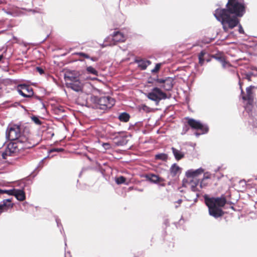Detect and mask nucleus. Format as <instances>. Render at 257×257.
<instances>
[{
	"mask_svg": "<svg viewBox=\"0 0 257 257\" xmlns=\"http://www.w3.org/2000/svg\"><path fill=\"white\" fill-rule=\"evenodd\" d=\"M214 15L216 19L221 22L225 32H228L239 24V21L237 18L238 16L231 13L228 10V8L217 9L215 11Z\"/></svg>",
	"mask_w": 257,
	"mask_h": 257,
	"instance_id": "1",
	"label": "nucleus"
},
{
	"mask_svg": "<svg viewBox=\"0 0 257 257\" xmlns=\"http://www.w3.org/2000/svg\"><path fill=\"white\" fill-rule=\"evenodd\" d=\"M205 200L210 215L217 218L223 215V211L219 207H222L225 204L226 199L224 197L205 198Z\"/></svg>",
	"mask_w": 257,
	"mask_h": 257,
	"instance_id": "2",
	"label": "nucleus"
},
{
	"mask_svg": "<svg viewBox=\"0 0 257 257\" xmlns=\"http://www.w3.org/2000/svg\"><path fill=\"white\" fill-rule=\"evenodd\" d=\"M226 7L231 13L238 16L242 17L245 12L243 0H228Z\"/></svg>",
	"mask_w": 257,
	"mask_h": 257,
	"instance_id": "3",
	"label": "nucleus"
},
{
	"mask_svg": "<svg viewBox=\"0 0 257 257\" xmlns=\"http://www.w3.org/2000/svg\"><path fill=\"white\" fill-rule=\"evenodd\" d=\"M33 145L31 144L25 138H20L15 142L8 145L9 149H13V152H20L22 150L32 148Z\"/></svg>",
	"mask_w": 257,
	"mask_h": 257,
	"instance_id": "4",
	"label": "nucleus"
},
{
	"mask_svg": "<svg viewBox=\"0 0 257 257\" xmlns=\"http://www.w3.org/2000/svg\"><path fill=\"white\" fill-rule=\"evenodd\" d=\"M92 99L97 105V106L101 109L111 108L115 103L114 100L109 96H104L100 98L94 96Z\"/></svg>",
	"mask_w": 257,
	"mask_h": 257,
	"instance_id": "5",
	"label": "nucleus"
},
{
	"mask_svg": "<svg viewBox=\"0 0 257 257\" xmlns=\"http://www.w3.org/2000/svg\"><path fill=\"white\" fill-rule=\"evenodd\" d=\"M254 87V86H252L247 87L246 89V95L242 96V99L244 100L247 101V104L246 105L245 109L248 112V113H249V111H251L252 110L255 109V105L254 104V95L252 91Z\"/></svg>",
	"mask_w": 257,
	"mask_h": 257,
	"instance_id": "6",
	"label": "nucleus"
},
{
	"mask_svg": "<svg viewBox=\"0 0 257 257\" xmlns=\"http://www.w3.org/2000/svg\"><path fill=\"white\" fill-rule=\"evenodd\" d=\"M146 96L149 99L155 101L157 104L160 100L167 98L166 94L158 87L152 89L150 92L146 94Z\"/></svg>",
	"mask_w": 257,
	"mask_h": 257,
	"instance_id": "7",
	"label": "nucleus"
},
{
	"mask_svg": "<svg viewBox=\"0 0 257 257\" xmlns=\"http://www.w3.org/2000/svg\"><path fill=\"white\" fill-rule=\"evenodd\" d=\"M65 79L68 87L75 91H79L81 90L82 84L77 77L65 75Z\"/></svg>",
	"mask_w": 257,
	"mask_h": 257,
	"instance_id": "8",
	"label": "nucleus"
},
{
	"mask_svg": "<svg viewBox=\"0 0 257 257\" xmlns=\"http://www.w3.org/2000/svg\"><path fill=\"white\" fill-rule=\"evenodd\" d=\"M20 128L16 125H10L8 127L6 132L7 138L12 141H16L20 137Z\"/></svg>",
	"mask_w": 257,
	"mask_h": 257,
	"instance_id": "9",
	"label": "nucleus"
},
{
	"mask_svg": "<svg viewBox=\"0 0 257 257\" xmlns=\"http://www.w3.org/2000/svg\"><path fill=\"white\" fill-rule=\"evenodd\" d=\"M188 123L192 128L200 130L201 131V134H205L208 131L207 126L203 125L199 121L190 118L189 119Z\"/></svg>",
	"mask_w": 257,
	"mask_h": 257,
	"instance_id": "10",
	"label": "nucleus"
},
{
	"mask_svg": "<svg viewBox=\"0 0 257 257\" xmlns=\"http://www.w3.org/2000/svg\"><path fill=\"white\" fill-rule=\"evenodd\" d=\"M19 93L24 97H30L33 95V89L28 85L20 84L17 87Z\"/></svg>",
	"mask_w": 257,
	"mask_h": 257,
	"instance_id": "11",
	"label": "nucleus"
},
{
	"mask_svg": "<svg viewBox=\"0 0 257 257\" xmlns=\"http://www.w3.org/2000/svg\"><path fill=\"white\" fill-rule=\"evenodd\" d=\"M189 186L193 191H199L203 186L202 182L199 184V181L197 179H192L189 182Z\"/></svg>",
	"mask_w": 257,
	"mask_h": 257,
	"instance_id": "12",
	"label": "nucleus"
},
{
	"mask_svg": "<svg viewBox=\"0 0 257 257\" xmlns=\"http://www.w3.org/2000/svg\"><path fill=\"white\" fill-rule=\"evenodd\" d=\"M203 172L204 169L202 168H200L196 170L190 169L186 172V176L188 178H193V179H195V177L198 176Z\"/></svg>",
	"mask_w": 257,
	"mask_h": 257,
	"instance_id": "13",
	"label": "nucleus"
},
{
	"mask_svg": "<svg viewBox=\"0 0 257 257\" xmlns=\"http://www.w3.org/2000/svg\"><path fill=\"white\" fill-rule=\"evenodd\" d=\"M146 178L152 183L159 184L164 181V179L159 177L158 176L150 174L146 176Z\"/></svg>",
	"mask_w": 257,
	"mask_h": 257,
	"instance_id": "14",
	"label": "nucleus"
},
{
	"mask_svg": "<svg viewBox=\"0 0 257 257\" xmlns=\"http://www.w3.org/2000/svg\"><path fill=\"white\" fill-rule=\"evenodd\" d=\"M13 207L10 199L4 200L3 203L0 204V213L3 211Z\"/></svg>",
	"mask_w": 257,
	"mask_h": 257,
	"instance_id": "15",
	"label": "nucleus"
},
{
	"mask_svg": "<svg viewBox=\"0 0 257 257\" xmlns=\"http://www.w3.org/2000/svg\"><path fill=\"white\" fill-rule=\"evenodd\" d=\"M174 80L172 78L168 77L164 80V83L162 85L164 89L170 90L173 87Z\"/></svg>",
	"mask_w": 257,
	"mask_h": 257,
	"instance_id": "16",
	"label": "nucleus"
},
{
	"mask_svg": "<svg viewBox=\"0 0 257 257\" xmlns=\"http://www.w3.org/2000/svg\"><path fill=\"white\" fill-rule=\"evenodd\" d=\"M112 37L114 43L123 42L125 40L124 35L119 32H114Z\"/></svg>",
	"mask_w": 257,
	"mask_h": 257,
	"instance_id": "17",
	"label": "nucleus"
},
{
	"mask_svg": "<svg viewBox=\"0 0 257 257\" xmlns=\"http://www.w3.org/2000/svg\"><path fill=\"white\" fill-rule=\"evenodd\" d=\"M13 195H14L16 197V198L20 201H23L25 199V193L22 190L14 189V192Z\"/></svg>",
	"mask_w": 257,
	"mask_h": 257,
	"instance_id": "18",
	"label": "nucleus"
},
{
	"mask_svg": "<svg viewBox=\"0 0 257 257\" xmlns=\"http://www.w3.org/2000/svg\"><path fill=\"white\" fill-rule=\"evenodd\" d=\"M136 62L138 63V67L142 70H145L151 64L150 61L143 59L136 60Z\"/></svg>",
	"mask_w": 257,
	"mask_h": 257,
	"instance_id": "19",
	"label": "nucleus"
},
{
	"mask_svg": "<svg viewBox=\"0 0 257 257\" xmlns=\"http://www.w3.org/2000/svg\"><path fill=\"white\" fill-rule=\"evenodd\" d=\"M172 150L175 159L177 160H180L184 156V154L181 151L177 150L174 148H172Z\"/></svg>",
	"mask_w": 257,
	"mask_h": 257,
	"instance_id": "20",
	"label": "nucleus"
},
{
	"mask_svg": "<svg viewBox=\"0 0 257 257\" xmlns=\"http://www.w3.org/2000/svg\"><path fill=\"white\" fill-rule=\"evenodd\" d=\"M170 170L173 176H175L180 173V168L175 164L171 166Z\"/></svg>",
	"mask_w": 257,
	"mask_h": 257,
	"instance_id": "21",
	"label": "nucleus"
},
{
	"mask_svg": "<svg viewBox=\"0 0 257 257\" xmlns=\"http://www.w3.org/2000/svg\"><path fill=\"white\" fill-rule=\"evenodd\" d=\"M130 115L125 112L121 113L118 116L119 119L123 122H127L129 120Z\"/></svg>",
	"mask_w": 257,
	"mask_h": 257,
	"instance_id": "22",
	"label": "nucleus"
},
{
	"mask_svg": "<svg viewBox=\"0 0 257 257\" xmlns=\"http://www.w3.org/2000/svg\"><path fill=\"white\" fill-rule=\"evenodd\" d=\"M86 71L89 74H92L95 76H98V72L92 66H88L86 68Z\"/></svg>",
	"mask_w": 257,
	"mask_h": 257,
	"instance_id": "23",
	"label": "nucleus"
},
{
	"mask_svg": "<svg viewBox=\"0 0 257 257\" xmlns=\"http://www.w3.org/2000/svg\"><path fill=\"white\" fill-rule=\"evenodd\" d=\"M155 158L158 160L165 161L167 159V155L165 154H159L155 156Z\"/></svg>",
	"mask_w": 257,
	"mask_h": 257,
	"instance_id": "24",
	"label": "nucleus"
},
{
	"mask_svg": "<svg viewBox=\"0 0 257 257\" xmlns=\"http://www.w3.org/2000/svg\"><path fill=\"white\" fill-rule=\"evenodd\" d=\"M125 178L123 176H120L115 178V182L117 184H121L124 183L125 181Z\"/></svg>",
	"mask_w": 257,
	"mask_h": 257,
	"instance_id": "25",
	"label": "nucleus"
},
{
	"mask_svg": "<svg viewBox=\"0 0 257 257\" xmlns=\"http://www.w3.org/2000/svg\"><path fill=\"white\" fill-rule=\"evenodd\" d=\"M8 150H7L5 152H3L2 153V157L4 159H7V156L8 155H10V153L11 152H13L12 150L13 149H9V147H8Z\"/></svg>",
	"mask_w": 257,
	"mask_h": 257,
	"instance_id": "26",
	"label": "nucleus"
},
{
	"mask_svg": "<svg viewBox=\"0 0 257 257\" xmlns=\"http://www.w3.org/2000/svg\"><path fill=\"white\" fill-rule=\"evenodd\" d=\"M13 192H14V189H11V190H2L1 189V194L6 193L9 195H13Z\"/></svg>",
	"mask_w": 257,
	"mask_h": 257,
	"instance_id": "27",
	"label": "nucleus"
},
{
	"mask_svg": "<svg viewBox=\"0 0 257 257\" xmlns=\"http://www.w3.org/2000/svg\"><path fill=\"white\" fill-rule=\"evenodd\" d=\"M32 120L37 124H41V121L39 118L36 116H33L31 117Z\"/></svg>",
	"mask_w": 257,
	"mask_h": 257,
	"instance_id": "28",
	"label": "nucleus"
},
{
	"mask_svg": "<svg viewBox=\"0 0 257 257\" xmlns=\"http://www.w3.org/2000/svg\"><path fill=\"white\" fill-rule=\"evenodd\" d=\"M161 64L160 63H158L156 65L155 68L152 70L153 73L157 72L159 71L161 67Z\"/></svg>",
	"mask_w": 257,
	"mask_h": 257,
	"instance_id": "29",
	"label": "nucleus"
},
{
	"mask_svg": "<svg viewBox=\"0 0 257 257\" xmlns=\"http://www.w3.org/2000/svg\"><path fill=\"white\" fill-rule=\"evenodd\" d=\"M204 55V53L203 52H201L199 55V63L201 64H202L203 61H204V59L203 58Z\"/></svg>",
	"mask_w": 257,
	"mask_h": 257,
	"instance_id": "30",
	"label": "nucleus"
},
{
	"mask_svg": "<svg viewBox=\"0 0 257 257\" xmlns=\"http://www.w3.org/2000/svg\"><path fill=\"white\" fill-rule=\"evenodd\" d=\"M63 151V149H61V148H56V149H51L49 151V153H52V152H62Z\"/></svg>",
	"mask_w": 257,
	"mask_h": 257,
	"instance_id": "31",
	"label": "nucleus"
},
{
	"mask_svg": "<svg viewBox=\"0 0 257 257\" xmlns=\"http://www.w3.org/2000/svg\"><path fill=\"white\" fill-rule=\"evenodd\" d=\"M210 178V174L209 173L206 172V173H204V176L202 179V181L206 179H209Z\"/></svg>",
	"mask_w": 257,
	"mask_h": 257,
	"instance_id": "32",
	"label": "nucleus"
},
{
	"mask_svg": "<svg viewBox=\"0 0 257 257\" xmlns=\"http://www.w3.org/2000/svg\"><path fill=\"white\" fill-rule=\"evenodd\" d=\"M78 55L80 56L85 57V58H86L87 59H89L90 58V57L87 54H85L84 53H83V52H80V53H78Z\"/></svg>",
	"mask_w": 257,
	"mask_h": 257,
	"instance_id": "33",
	"label": "nucleus"
},
{
	"mask_svg": "<svg viewBox=\"0 0 257 257\" xmlns=\"http://www.w3.org/2000/svg\"><path fill=\"white\" fill-rule=\"evenodd\" d=\"M238 32L240 34H243L244 33V30L242 27V26H241V25H240L239 24L238 25Z\"/></svg>",
	"mask_w": 257,
	"mask_h": 257,
	"instance_id": "34",
	"label": "nucleus"
},
{
	"mask_svg": "<svg viewBox=\"0 0 257 257\" xmlns=\"http://www.w3.org/2000/svg\"><path fill=\"white\" fill-rule=\"evenodd\" d=\"M36 69L37 70V71L40 74H42L44 73V71L43 70V69H42L40 67H37L36 68Z\"/></svg>",
	"mask_w": 257,
	"mask_h": 257,
	"instance_id": "35",
	"label": "nucleus"
},
{
	"mask_svg": "<svg viewBox=\"0 0 257 257\" xmlns=\"http://www.w3.org/2000/svg\"><path fill=\"white\" fill-rule=\"evenodd\" d=\"M103 146L105 149H108L110 148V145L108 143H104Z\"/></svg>",
	"mask_w": 257,
	"mask_h": 257,
	"instance_id": "36",
	"label": "nucleus"
},
{
	"mask_svg": "<svg viewBox=\"0 0 257 257\" xmlns=\"http://www.w3.org/2000/svg\"><path fill=\"white\" fill-rule=\"evenodd\" d=\"M222 65L223 67H225L228 64L226 63L224 61H222Z\"/></svg>",
	"mask_w": 257,
	"mask_h": 257,
	"instance_id": "37",
	"label": "nucleus"
},
{
	"mask_svg": "<svg viewBox=\"0 0 257 257\" xmlns=\"http://www.w3.org/2000/svg\"><path fill=\"white\" fill-rule=\"evenodd\" d=\"M165 79H160L158 80V82L160 83L164 84Z\"/></svg>",
	"mask_w": 257,
	"mask_h": 257,
	"instance_id": "38",
	"label": "nucleus"
},
{
	"mask_svg": "<svg viewBox=\"0 0 257 257\" xmlns=\"http://www.w3.org/2000/svg\"><path fill=\"white\" fill-rule=\"evenodd\" d=\"M142 109L144 110H147L148 109H149V108L147 106H146V105H143L142 106Z\"/></svg>",
	"mask_w": 257,
	"mask_h": 257,
	"instance_id": "39",
	"label": "nucleus"
},
{
	"mask_svg": "<svg viewBox=\"0 0 257 257\" xmlns=\"http://www.w3.org/2000/svg\"><path fill=\"white\" fill-rule=\"evenodd\" d=\"M90 59L93 61H96L97 60V58L96 57H91Z\"/></svg>",
	"mask_w": 257,
	"mask_h": 257,
	"instance_id": "40",
	"label": "nucleus"
},
{
	"mask_svg": "<svg viewBox=\"0 0 257 257\" xmlns=\"http://www.w3.org/2000/svg\"><path fill=\"white\" fill-rule=\"evenodd\" d=\"M239 85H240V88L241 89V93H243V90L242 89V87H241V84L239 82Z\"/></svg>",
	"mask_w": 257,
	"mask_h": 257,
	"instance_id": "41",
	"label": "nucleus"
},
{
	"mask_svg": "<svg viewBox=\"0 0 257 257\" xmlns=\"http://www.w3.org/2000/svg\"><path fill=\"white\" fill-rule=\"evenodd\" d=\"M201 134H199V133H195V135L197 136V137H198Z\"/></svg>",
	"mask_w": 257,
	"mask_h": 257,
	"instance_id": "42",
	"label": "nucleus"
},
{
	"mask_svg": "<svg viewBox=\"0 0 257 257\" xmlns=\"http://www.w3.org/2000/svg\"><path fill=\"white\" fill-rule=\"evenodd\" d=\"M3 57V55H0V61L2 60Z\"/></svg>",
	"mask_w": 257,
	"mask_h": 257,
	"instance_id": "43",
	"label": "nucleus"
},
{
	"mask_svg": "<svg viewBox=\"0 0 257 257\" xmlns=\"http://www.w3.org/2000/svg\"><path fill=\"white\" fill-rule=\"evenodd\" d=\"M90 79H91V80H95V79H96V78L95 77L90 78Z\"/></svg>",
	"mask_w": 257,
	"mask_h": 257,
	"instance_id": "44",
	"label": "nucleus"
},
{
	"mask_svg": "<svg viewBox=\"0 0 257 257\" xmlns=\"http://www.w3.org/2000/svg\"><path fill=\"white\" fill-rule=\"evenodd\" d=\"M178 202L179 203H180L182 202V200H179Z\"/></svg>",
	"mask_w": 257,
	"mask_h": 257,
	"instance_id": "45",
	"label": "nucleus"
}]
</instances>
